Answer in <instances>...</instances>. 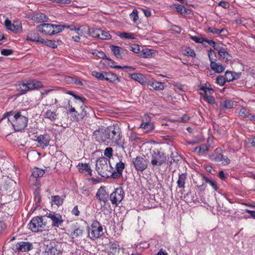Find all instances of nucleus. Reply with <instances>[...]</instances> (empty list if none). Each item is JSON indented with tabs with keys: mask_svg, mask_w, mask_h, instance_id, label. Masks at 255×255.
<instances>
[{
	"mask_svg": "<svg viewBox=\"0 0 255 255\" xmlns=\"http://www.w3.org/2000/svg\"><path fill=\"white\" fill-rule=\"evenodd\" d=\"M66 94L72 96L73 97H74L75 99H76L77 100H80V101H81L82 102L83 104L86 103L87 99L85 98L81 97L79 95L75 94L72 91H69L67 92Z\"/></svg>",
	"mask_w": 255,
	"mask_h": 255,
	"instance_id": "58836bf2",
	"label": "nucleus"
},
{
	"mask_svg": "<svg viewBox=\"0 0 255 255\" xmlns=\"http://www.w3.org/2000/svg\"><path fill=\"white\" fill-rule=\"evenodd\" d=\"M190 38L195 41L196 43H203L205 40V39L203 37H198L196 36H190Z\"/></svg>",
	"mask_w": 255,
	"mask_h": 255,
	"instance_id": "680f3d73",
	"label": "nucleus"
},
{
	"mask_svg": "<svg viewBox=\"0 0 255 255\" xmlns=\"http://www.w3.org/2000/svg\"><path fill=\"white\" fill-rule=\"evenodd\" d=\"M187 178L186 173H181L178 174V179L177 181V186L179 188L183 189L185 188V180Z\"/></svg>",
	"mask_w": 255,
	"mask_h": 255,
	"instance_id": "4be33fe9",
	"label": "nucleus"
},
{
	"mask_svg": "<svg viewBox=\"0 0 255 255\" xmlns=\"http://www.w3.org/2000/svg\"><path fill=\"white\" fill-rule=\"evenodd\" d=\"M109 177H112L114 179H117L120 178L122 175V173L116 170V171H112L110 170L109 172Z\"/></svg>",
	"mask_w": 255,
	"mask_h": 255,
	"instance_id": "5fc2aeb1",
	"label": "nucleus"
},
{
	"mask_svg": "<svg viewBox=\"0 0 255 255\" xmlns=\"http://www.w3.org/2000/svg\"><path fill=\"white\" fill-rule=\"evenodd\" d=\"M54 34L62 31L63 30H64V27H65V25H55V24H54Z\"/></svg>",
	"mask_w": 255,
	"mask_h": 255,
	"instance_id": "338daca9",
	"label": "nucleus"
},
{
	"mask_svg": "<svg viewBox=\"0 0 255 255\" xmlns=\"http://www.w3.org/2000/svg\"><path fill=\"white\" fill-rule=\"evenodd\" d=\"M208 55L211 63L210 64H212V63H216L215 62L217 61L216 54L214 51L212 50V49H210L208 50Z\"/></svg>",
	"mask_w": 255,
	"mask_h": 255,
	"instance_id": "4c0bfd02",
	"label": "nucleus"
},
{
	"mask_svg": "<svg viewBox=\"0 0 255 255\" xmlns=\"http://www.w3.org/2000/svg\"><path fill=\"white\" fill-rule=\"evenodd\" d=\"M45 173L44 170L38 168H34L32 173V176L35 178H39L42 177Z\"/></svg>",
	"mask_w": 255,
	"mask_h": 255,
	"instance_id": "c9c22d12",
	"label": "nucleus"
},
{
	"mask_svg": "<svg viewBox=\"0 0 255 255\" xmlns=\"http://www.w3.org/2000/svg\"><path fill=\"white\" fill-rule=\"evenodd\" d=\"M239 115L243 118H246L250 115V111L246 108H242L239 113Z\"/></svg>",
	"mask_w": 255,
	"mask_h": 255,
	"instance_id": "a18cd8bd",
	"label": "nucleus"
},
{
	"mask_svg": "<svg viewBox=\"0 0 255 255\" xmlns=\"http://www.w3.org/2000/svg\"><path fill=\"white\" fill-rule=\"evenodd\" d=\"M110 199L113 205H118L123 200L124 197V191L122 187L116 188L109 196Z\"/></svg>",
	"mask_w": 255,
	"mask_h": 255,
	"instance_id": "1a4fd4ad",
	"label": "nucleus"
},
{
	"mask_svg": "<svg viewBox=\"0 0 255 255\" xmlns=\"http://www.w3.org/2000/svg\"><path fill=\"white\" fill-rule=\"evenodd\" d=\"M13 53V50L12 49H2L1 50V54L4 56H9L12 54Z\"/></svg>",
	"mask_w": 255,
	"mask_h": 255,
	"instance_id": "69168bd1",
	"label": "nucleus"
},
{
	"mask_svg": "<svg viewBox=\"0 0 255 255\" xmlns=\"http://www.w3.org/2000/svg\"><path fill=\"white\" fill-rule=\"evenodd\" d=\"M28 118L21 114V112H18L12 116V118H8V124L11 125L15 131H20L26 126Z\"/></svg>",
	"mask_w": 255,
	"mask_h": 255,
	"instance_id": "f257e3e1",
	"label": "nucleus"
},
{
	"mask_svg": "<svg viewBox=\"0 0 255 255\" xmlns=\"http://www.w3.org/2000/svg\"><path fill=\"white\" fill-rule=\"evenodd\" d=\"M46 255H60L62 254L61 247L53 242L47 246L45 250Z\"/></svg>",
	"mask_w": 255,
	"mask_h": 255,
	"instance_id": "2eb2a0df",
	"label": "nucleus"
},
{
	"mask_svg": "<svg viewBox=\"0 0 255 255\" xmlns=\"http://www.w3.org/2000/svg\"><path fill=\"white\" fill-rule=\"evenodd\" d=\"M203 180L205 181L206 183H209L215 190H217L218 187L217 186V184L216 181L214 180H212L206 176H202Z\"/></svg>",
	"mask_w": 255,
	"mask_h": 255,
	"instance_id": "79ce46f5",
	"label": "nucleus"
},
{
	"mask_svg": "<svg viewBox=\"0 0 255 255\" xmlns=\"http://www.w3.org/2000/svg\"><path fill=\"white\" fill-rule=\"evenodd\" d=\"M154 53V51L151 49H145L142 53L143 57L148 58H150L152 56V55Z\"/></svg>",
	"mask_w": 255,
	"mask_h": 255,
	"instance_id": "09e8293b",
	"label": "nucleus"
},
{
	"mask_svg": "<svg viewBox=\"0 0 255 255\" xmlns=\"http://www.w3.org/2000/svg\"><path fill=\"white\" fill-rule=\"evenodd\" d=\"M94 55H96L100 58L104 59H106L107 56L104 52L95 50L92 53Z\"/></svg>",
	"mask_w": 255,
	"mask_h": 255,
	"instance_id": "4d7b16f0",
	"label": "nucleus"
},
{
	"mask_svg": "<svg viewBox=\"0 0 255 255\" xmlns=\"http://www.w3.org/2000/svg\"><path fill=\"white\" fill-rule=\"evenodd\" d=\"M104 72H99L96 71H93L91 73V75L96 77L97 79L100 80H104Z\"/></svg>",
	"mask_w": 255,
	"mask_h": 255,
	"instance_id": "49530a36",
	"label": "nucleus"
},
{
	"mask_svg": "<svg viewBox=\"0 0 255 255\" xmlns=\"http://www.w3.org/2000/svg\"><path fill=\"white\" fill-rule=\"evenodd\" d=\"M125 168V164L122 162L120 161L118 163H117L116 165V169L117 171L120 172L121 173H123V170Z\"/></svg>",
	"mask_w": 255,
	"mask_h": 255,
	"instance_id": "bf43d9fd",
	"label": "nucleus"
},
{
	"mask_svg": "<svg viewBox=\"0 0 255 255\" xmlns=\"http://www.w3.org/2000/svg\"><path fill=\"white\" fill-rule=\"evenodd\" d=\"M41 43L52 48H56L57 47V44L55 43V40H44L43 39H41Z\"/></svg>",
	"mask_w": 255,
	"mask_h": 255,
	"instance_id": "e433bc0d",
	"label": "nucleus"
},
{
	"mask_svg": "<svg viewBox=\"0 0 255 255\" xmlns=\"http://www.w3.org/2000/svg\"><path fill=\"white\" fill-rule=\"evenodd\" d=\"M132 162L137 171L142 172L147 167V161L140 156H138L135 158H133Z\"/></svg>",
	"mask_w": 255,
	"mask_h": 255,
	"instance_id": "9b49d317",
	"label": "nucleus"
},
{
	"mask_svg": "<svg viewBox=\"0 0 255 255\" xmlns=\"http://www.w3.org/2000/svg\"><path fill=\"white\" fill-rule=\"evenodd\" d=\"M111 66L114 68L123 69L126 72L131 71L134 70L135 69V68L132 67V66H114V65H111Z\"/></svg>",
	"mask_w": 255,
	"mask_h": 255,
	"instance_id": "3c124183",
	"label": "nucleus"
},
{
	"mask_svg": "<svg viewBox=\"0 0 255 255\" xmlns=\"http://www.w3.org/2000/svg\"><path fill=\"white\" fill-rule=\"evenodd\" d=\"M130 17L134 23H137L138 20V11L134 9L130 14Z\"/></svg>",
	"mask_w": 255,
	"mask_h": 255,
	"instance_id": "603ef678",
	"label": "nucleus"
},
{
	"mask_svg": "<svg viewBox=\"0 0 255 255\" xmlns=\"http://www.w3.org/2000/svg\"><path fill=\"white\" fill-rule=\"evenodd\" d=\"M129 77L131 79L137 81L142 85L145 84L146 82L145 77H144V76L140 73L131 74L129 75Z\"/></svg>",
	"mask_w": 255,
	"mask_h": 255,
	"instance_id": "bb28decb",
	"label": "nucleus"
},
{
	"mask_svg": "<svg viewBox=\"0 0 255 255\" xmlns=\"http://www.w3.org/2000/svg\"><path fill=\"white\" fill-rule=\"evenodd\" d=\"M63 203V199L60 196L55 195L51 196L52 205H56L58 206L61 205Z\"/></svg>",
	"mask_w": 255,
	"mask_h": 255,
	"instance_id": "f704fd0d",
	"label": "nucleus"
},
{
	"mask_svg": "<svg viewBox=\"0 0 255 255\" xmlns=\"http://www.w3.org/2000/svg\"><path fill=\"white\" fill-rule=\"evenodd\" d=\"M28 85L30 90L38 89L43 87L42 82L36 80H29L28 82Z\"/></svg>",
	"mask_w": 255,
	"mask_h": 255,
	"instance_id": "cd10ccee",
	"label": "nucleus"
},
{
	"mask_svg": "<svg viewBox=\"0 0 255 255\" xmlns=\"http://www.w3.org/2000/svg\"><path fill=\"white\" fill-rule=\"evenodd\" d=\"M78 166L80 172L84 173L85 172H87L88 174L92 175V171L88 164H79Z\"/></svg>",
	"mask_w": 255,
	"mask_h": 255,
	"instance_id": "c85d7f7f",
	"label": "nucleus"
},
{
	"mask_svg": "<svg viewBox=\"0 0 255 255\" xmlns=\"http://www.w3.org/2000/svg\"><path fill=\"white\" fill-rule=\"evenodd\" d=\"M83 231V229L81 228H78L75 229L73 232L71 233L72 238L74 239L82 236Z\"/></svg>",
	"mask_w": 255,
	"mask_h": 255,
	"instance_id": "37998d69",
	"label": "nucleus"
},
{
	"mask_svg": "<svg viewBox=\"0 0 255 255\" xmlns=\"http://www.w3.org/2000/svg\"><path fill=\"white\" fill-rule=\"evenodd\" d=\"M42 217L37 216L32 218L29 223V228L33 232L42 231L45 228L46 223Z\"/></svg>",
	"mask_w": 255,
	"mask_h": 255,
	"instance_id": "39448f33",
	"label": "nucleus"
},
{
	"mask_svg": "<svg viewBox=\"0 0 255 255\" xmlns=\"http://www.w3.org/2000/svg\"><path fill=\"white\" fill-rule=\"evenodd\" d=\"M218 54L220 57H223V59H226L227 61H229L232 58V56L226 51L225 48L223 50L219 52Z\"/></svg>",
	"mask_w": 255,
	"mask_h": 255,
	"instance_id": "c03bdc74",
	"label": "nucleus"
},
{
	"mask_svg": "<svg viewBox=\"0 0 255 255\" xmlns=\"http://www.w3.org/2000/svg\"><path fill=\"white\" fill-rule=\"evenodd\" d=\"M17 90L20 92V95L26 93V92L29 91V87L28 85V82H21L17 86Z\"/></svg>",
	"mask_w": 255,
	"mask_h": 255,
	"instance_id": "a878e982",
	"label": "nucleus"
},
{
	"mask_svg": "<svg viewBox=\"0 0 255 255\" xmlns=\"http://www.w3.org/2000/svg\"><path fill=\"white\" fill-rule=\"evenodd\" d=\"M81 108L82 109V112L80 113L77 114V115L75 114V119L77 121L83 120L91 111V108L86 106L85 104H83V105L81 106Z\"/></svg>",
	"mask_w": 255,
	"mask_h": 255,
	"instance_id": "a211bd4d",
	"label": "nucleus"
},
{
	"mask_svg": "<svg viewBox=\"0 0 255 255\" xmlns=\"http://www.w3.org/2000/svg\"><path fill=\"white\" fill-rule=\"evenodd\" d=\"M184 55L191 56L192 57H195L196 54L194 51V50L190 48L189 47L186 48L184 50Z\"/></svg>",
	"mask_w": 255,
	"mask_h": 255,
	"instance_id": "864d4df0",
	"label": "nucleus"
},
{
	"mask_svg": "<svg viewBox=\"0 0 255 255\" xmlns=\"http://www.w3.org/2000/svg\"><path fill=\"white\" fill-rule=\"evenodd\" d=\"M33 249L32 243L28 242L20 241L17 242L12 248L15 253L28 252Z\"/></svg>",
	"mask_w": 255,
	"mask_h": 255,
	"instance_id": "6e6552de",
	"label": "nucleus"
},
{
	"mask_svg": "<svg viewBox=\"0 0 255 255\" xmlns=\"http://www.w3.org/2000/svg\"><path fill=\"white\" fill-rule=\"evenodd\" d=\"M96 197L99 201L103 202L104 205L106 204L108 201L109 195L106 192L105 187L101 186L100 187L96 194Z\"/></svg>",
	"mask_w": 255,
	"mask_h": 255,
	"instance_id": "dca6fc26",
	"label": "nucleus"
},
{
	"mask_svg": "<svg viewBox=\"0 0 255 255\" xmlns=\"http://www.w3.org/2000/svg\"><path fill=\"white\" fill-rule=\"evenodd\" d=\"M140 128H143L145 130V132H148L153 129L154 127L153 124L148 121H143L140 124Z\"/></svg>",
	"mask_w": 255,
	"mask_h": 255,
	"instance_id": "2f4dec72",
	"label": "nucleus"
},
{
	"mask_svg": "<svg viewBox=\"0 0 255 255\" xmlns=\"http://www.w3.org/2000/svg\"><path fill=\"white\" fill-rule=\"evenodd\" d=\"M101 32V29L99 28H90V32L88 35L91 36L95 38H99L100 36V33Z\"/></svg>",
	"mask_w": 255,
	"mask_h": 255,
	"instance_id": "a19ab883",
	"label": "nucleus"
},
{
	"mask_svg": "<svg viewBox=\"0 0 255 255\" xmlns=\"http://www.w3.org/2000/svg\"><path fill=\"white\" fill-rule=\"evenodd\" d=\"M104 78V80L112 83L116 82V81H120V79L117 75L112 72H105Z\"/></svg>",
	"mask_w": 255,
	"mask_h": 255,
	"instance_id": "5701e85b",
	"label": "nucleus"
},
{
	"mask_svg": "<svg viewBox=\"0 0 255 255\" xmlns=\"http://www.w3.org/2000/svg\"><path fill=\"white\" fill-rule=\"evenodd\" d=\"M171 7L173 9H175L176 11L180 13L182 15H185L186 14L189 13L190 10L185 8L184 6L178 4H173L171 5Z\"/></svg>",
	"mask_w": 255,
	"mask_h": 255,
	"instance_id": "aec40b11",
	"label": "nucleus"
},
{
	"mask_svg": "<svg viewBox=\"0 0 255 255\" xmlns=\"http://www.w3.org/2000/svg\"><path fill=\"white\" fill-rule=\"evenodd\" d=\"M67 79H68L67 80L71 81V82L75 83L78 85H80V86L83 85V83L81 81L79 80L78 79H77L76 78H72L71 77H68L67 78Z\"/></svg>",
	"mask_w": 255,
	"mask_h": 255,
	"instance_id": "e2e57ef3",
	"label": "nucleus"
},
{
	"mask_svg": "<svg viewBox=\"0 0 255 255\" xmlns=\"http://www.w3.org/2000/svg\"><path fill=\"white\" fill-rule=\"evenodd\" d=\"M96 169L98 174L105 178L109 177V172L113 169L110 160L105 157L99 158L96 163Z\"/></svg>",
	"mask_w": 255,
	"mask_h": 255,
	"instance_id": "f03ea898",
	"label": "nucleus"
},
{
	"mask_svg": "<svg viewBox=\"0 0 255 255\" xmlns=\"http://www.w3.org/2000/svg\"><path fill=\"white\" fill-rule=\"evenodd\" d=\"M167 160L166 155L158 149L153 150L151 152V163L155 166H160L165 163Z\"/></svg>",
	"mask_w": 255,
	"mask_h": 255,
	"instance_id": "423d86ee",
	"label": "nucleus"
},
{
	"mask_svg": "<svg viewBox=\"0 0 255 255\" xmlns=\"http://www.w3.org/2000/svg\"><path fill=\"white\" fill-rule=\"evenodd\" d=\"M113 150L112 147H107L104 151V155L108 157L109 158H110L113 156Z\"/></svg>",
	"mask_w": 255,
	"mask_h": 255,
	"instance_id": "13d9d810",
	"label": "nucleus"
},
{
	"mask_svg": "<svg viewBox=\"0 0 255 255\" xmlns=\"http://www.w3.org/2000/svg\"><path fill=\"white\" fill-rule=\"evenodd\" d=\"M104 235L102 225L97 221L93 222L90 227H89L88 236L92 240H95Z\"/></svg>",
	"mask_w": 255,
	"mask_h": 255,
	"instance_id": "20e7f679",
	"label": "nucleus"
},
{
	"mask_svg": "<svg viewBox=\"0 0 255 255\" xmlns=\"http://www.w3.org/2000/svg\"><path fill=\"white\" fill-rule=\"evenodd\" d=\"M234 102L230 100L224 101L220 104V107L222 109H231L233 108Z\"/></svg>",
	"mask_w": 255,
	"mask_h": 255,
	"instance_id": "473e14b6",
	"label": "nucleus"
},
{
	"mask_svg": "<svg viewBox=\"0 0 255 255\" xmlns=\"http://www.w3.org/2000/svg\"><path fill=\"white\" fill-rule=\"evenodd\" d=\"M119 36L122 38H128L133 39L135 38L134 34L131 33L122 32L119 34Z\"/></svg>",
	"mask_w": 255,
	"mask_h": 255,
	"instance_id": "8fccbe9b",
	"label": "nucleus"
},
{
	"mask_svg": "<svg viewBox=\"0 0 255 255\" xmlns=\"http://www.w3.org/2000/svg\"><path fill=\"white\" fill-rule=\"evenodd\" d=\"M34 141H36L38 142L37 146L44 149L46 147L49 145L50 136L47 134L43 135H34L33 137L31 138Z\"/></svg>",
	"mask_w": 255,
	"mask_h": 255,
	"instance_id": "9d476101",
	"label": "nucleus"
},
{
	"mask_svg": "<svg viewBox=\"0 0 255 255\" xmlns=\"http://www.w3.org/2000/svg\"><path fill=\"white\" fill-rule=\"evenodd\" d=\"M164 83L154 81L149 83V85L155 90H163L164 89Z\"/></svg>",
	"mask_w": 255,
	"mask_h": 255,
	"instance_id": "c756f323",
	"label": "nucleus"
},
{
	"mask_svg": "<svg viewBox=\"0 0 255 255\" xmlns=\"http://www.w3.org/2000/svg\"><path fill=\"white\" fill-rule=\"evenodd\" d=\"M109 128H99L93 132V136L96 141L103 143L107 145L108 135H109Z\"/></svg>",
	"mask_w": 255,
	"mask_h": 255,
	"instance_id": "0eeeda50",
	"label": "nucleus"
},
{
	"mask_svg": "<svg viewBox=\"0 0 255 255\" xmlns=\"http://www.w3.org/2000/svg\"><path fill=\"white\" fill-rule=\"evenodd\" d=\"M111 35L109 33L108 31H105L101 29V32L100 33L99 38L105 40V39H110L111 38Z\"/></svg>",
	"mask_w": 255,
	"mask_h": 255,
	"instance_id": "de8ad7c7",
	"label": "nucleus"
},
{
	"mask_svg": "<svg viewBox=\"0 0 255 255\" xmlns=\"http://www.w3.org/2000/svg\"><path fill=\"white\" fill-rule=\"evenodd\" d=\"M209 150V147L205 145H202L199 147H196L194 149V151L198 153L200 155H203L207 153Z\"/></svg>",
	"mask_w": 255,
	"mask_h": 255,
	"instance_id": "72a5a7b5",
	"label": "nucleus"
},
{
	"mask_svg": "<svg viewBox=\"0 0 255 255\" xmlns=\"http://www.w3.org/2000/svg\"><path fill=\"white\" fill-rule=\"evenodd\" d=\"M41 38L39 36V34L34 31H30L26 37V40L33 42H40L41 41Z\"/></svg>",
	"mask_w": 255,
	"mask_h": 255,
	"instance_id": "393cba45",
	"label": "nucleus"
},
{
	"mask_svg": "<svg viewBox=\"0 0 255 255\" xmlns=\"http://www.w3.org/2000/svg\"><path fill=\"white\" fill-rule=\"evenodd\" d=\"M112 52L117 59H122L128 54V51L118 46L111 45L110 46Z\"/></svg>",
	"mask_w": 255,
	"mask_h": 255,
	"instance_id": "f3484780",
	"label": "nucleus"
},
{
	"mask_svg": "<svg viewBox=\"0 0 255 255\" xmlns=\"http://www.w3.org/2000/svg\"><path fill=\"white\" fill-rule=\"evenodd\" d=\"M169 150L171 151V154L170 155V157L171 158V160L170 161L171 163L172 162H178L181 159V156L177 153L175 147H170L169 148Z\"/></svg>",
	"mask_w": 255,
	"mask_h": 255,
	"instance_id": "412c9836",
	"label": "nucleus"
},
{
	"mask_svg": "<svg viewBox=\"0 0 255 255\" xmlns=\"http://www.w3.org/2000/svg\"><path fill=\"white\" fill-rule=\"evenodd\" d=\"M46 216L52 221V227H59L62 225L64 221L62 219V215L59 213L51 212L47 213Z\"/></svg>",
	"mask_w": 255,
	"mask_h": 255,
	"instance_id": "f8f14e48",
	"label": "nucleus"
},
{
	"mask_svg": "<svg viewBox=\"0 0 255 255\" xmlns=\"http://www.w3.org/2000/svg\"><path fill=\"white\" fill-rule=\"evenodd\" d=\"M204 99L210 104H213L215 103V99L213 96H210L205 94L204 97Z\"/></svg>",
	"mask_w": 255,
	"mask_h": 255,
	"instance_id": "774afa93",
	"label": "nucleus"
},
{
	"mask_svg": "<svg viewBox=\"0 0 255 255\" xmlns=\"http://www.w3.org/2000/svg\"><path fill=\"white\" fill-rule=\"evenodd\" d=\"M43 116L51 121H55L58 119L59 114L57 113V111H52L51 110H48L44 113Z\"/></svg>",
	"mask_w": 255,
	"mask_h": 255,
	"instance_id": "6ab92c4d",
	"label": "nucleus"
},
{
	"mask_svg": "<svg viewBox=\"0 0 255 255\" xmlns=\"http://www.w3.org/2000/svg\"><path fill=\"white\" fill-rule=\"evenodd\" d=\"M129 50L134 53H139L140 52V47L138 45L134 44L129 46Z\"/></svg>",
	"mask_w": 255,
	"mask_h": 255,
	"instance_id": "0e129e2a",
	"label": "nucleus"
},
{
	"mask_svg": "<svg viewBox=\"0 0 255 255\" xmlns=\"http://www.w3.org/2000/svg\"><path fill=\"white\" fill-rule=\"evenodd\" d=\"M90 32V28L86 25H82L76 29V33L81 35L87 36Z\"/></svg>",
	"mask_w": 255,
	"mask_h": 255,
	"instance_id": "b1692460",
	"label": "nucleus"
},
{
	"mask_svg": "<svg viewBox=\"0 0 255 255\" xmlns=\"http://www.w3.org/2000/svg\"><path fill=\"white\" fill-rule=\"evenodd\" d=\"M221 149L216 148L215 151V155H214L213 158L212 159L214 160L216 162H221L222 164L224 165H228L230 163V160L229 158L225 155H223L220 153Z\"/></svg>",
	"mask_w": 255,
	"mask_h": 255,
	"instance_id": "4468645a",
	"label": "nucleus"
},
{
	"mask_svg": "<svg viewBox=\"0 0 255 255\" xmlns=\"http://www.w3.org/2000/svg\"><path fill=\"white\" fill-rule=\"evenodd\" d=\"M11 31H13L15 33H19L22 31V26L20 23H15L12 24Z\"/></svg>",
	"mask_w": 255,
	"mask_h": 255,
	"instance_id": "ea45409f",
	"label": "nucleus"
},
{
	"mask_svg": "<svg viewBox=\"0 0 255 255\" xmlns=\"http://www.w3.org/2000/svg\"><path fill=\"white\" fill-rule=\"evenodd\" d=\"M210 67L213 70L218 73H220L225 70V67L220 63H212L210 64Z\"/></svg>",
	"mask_w": 255,
	"mask_h": 255,
	"instance_id": "7c9ffc66",
	"label": "nucleus"
},
{
	"mask_svg": "<svg viewBox=\"0 0 255 255\" xmlns=\"http://www.w3.org/2000/svg\"><path fill=\"white\" fill-rule=\"evenodd\" d=\"M216 83L219 84L220 86H224L225 82L226 81L224 76H219L216 78Z\"/></svg>",
	"mask_w": 255,
	"mask_h": 255,
	"instance_id": "052dcab7",
	"label": "nucleus"
},
{
	"mask_svg": "<svg viewBox=\"0 0 255 255\" xmlns=\"http://www.w3.org/2000/svg\"><path fill=\"white\" fill-rule=\"evenodd\" d=\"M225 79L226 81L230 82L235 79V77L233 75V73L231 71H227L225 74Z\"/></svg>",
	"mask_w": 255,
	"mask_h": 255,
	"instance_id": "6e6d98bb",
	"label": "nucleus"
},
{
	"mask_svg": "<svg viewBox=\"0 0 255 255\" xmlns=\"http://www.w3.org/2000/svg\"><path fill=\"white\" fill-rule=\"evenodd\" d=\"M37 29L41 33L45 35H54V25L50 23H43L38 25L37 26Z\"/></svg>",
	"mask_w": 255,
	"mask_h": 255,
	"instance_id": "ddd939ff",
	"label": "nucleus"
},
{
	"mask_svg": "<svg viewBox=\"0 0 255 255\" xmlns=\"http://www.w3.org/2000/svg\"><path fill=\"white\" fill-rule=\"evenodd\" d=\"M109 135H108L107 145H119L121 143L122 132L119 128H109Z\"/></svg>",
	"mask_w": 255,
	"mask_h": 255,
	"instance_id": "7ed1b4c3",
	"label": "nucleus"
}]
</instances>
